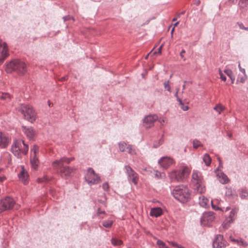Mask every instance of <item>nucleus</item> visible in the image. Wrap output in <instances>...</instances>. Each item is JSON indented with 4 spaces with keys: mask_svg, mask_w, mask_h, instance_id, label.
Segmentation results:
<instances>
[{
    "mask_svg": "<svg viewBox=\"0 0 248 248\" xmlns=\"http://www.w3.org/2000/svg\"><path fill=\"white\" fill-rule=\"evenodd\" d=\"M230 239L232 241L236 242L238 245H240V246H243L244 247H246L248 246V243L246 241L243 240L241 238L235 239L233 238L232 236H230Z\"/></svg>",
    "mask_w": 248,
    "mask_h": 248,
    "instance_id": "bb28decb",
    "label": "nucleus"
},
{
    "mask_svg": "<svg viewBox=\"0 0 248 248\" xmlns=\"http://www.w3.org/2000/svg\"><path fill=\"white\" fill-rule=\"evenodd\" d=\"M224 73L230 78L232 77L233 75L232 71L230 69H225L224 70Z\"/></svg>",
    "mask_w": 248,
    "mask_h": 248,
    "instance_id": "c03bdc74",
    "label": "nucleus"
},
{
    "mask_svg": "<svg viewBox=\"0 0 248 248\" xmlns=\"http://www.w3.org/2000/svg\"><path fill=\"white\" fill-rule=\"evenodd\" d=\"M49 180V178H48L46 176H44L42 178H39L37 179V181L38 183H42V182H47Z\"/></svg>",
    "mask_w": 248,
    "mask_h": 248,
    "instance_id": "79ce46f5",
    "label": "nucleus"
},
{
    "mask_svg": "<svg viewBox=\"0 0 248 248\" xmlns=\"http://www.w3.org/2000/svg\"><path fill=\"white\" fill-rule=\"evenodd\" d=\"M226 246V242L223 239V236L220 234L217 235L213 242V248H223Z\"/></svg>",
    "mask_w": 248,
    "mask_h": 248,
    "instance_id": "4468645a",
    "label": "nucleus"
},
{
    "mask_svg": "<svg viewBox=\"0 0 248 248\" xmlns=\"http://www.w3.org/2000/svg\"><path fill=\"white\" fill-rule=\"evenodd\" d=\"M211 201L204 196L199 197V203L201 207L206 208L209 206Z\"/></svg>",
    "mask_w": 248,
    "mask_h": 248,
    "instance_id": "aec40b11",
    "label": "nucleus"
},
{
    "mask_svg": "<svg viewBox=\"0 0 248 248\" xmlns=\"http://www.w3.org/2000/svg\"><path fill=\"white\" fill-rule=\"evenodd\" d=\"M158 164L164 169H167L173 163V160L169 156H163L158 161Z\"/></svg>",
    "mask_w": 248,
    "mask_h": 248,
    "instance_id": "ddd939ff",
    "label": "nucleus"
},
{
    "mask_svg": "<svg viewBox=\"0 0 248 248\" xmlns=\"http://www.w3.org/2000/svg\"><path fill=\"white\" fill-rule=\"evenodd\" d=\"M229 2L232 3H235L237 0H229Z\"/></svg>",
    "mask_w": 248,
    "mask_h": 248,
    "instance_id": "680f3d73",
    "label": "nucleus"
},
{
    "mask_svg": "<svg viewBox=\"0 0 248 248\" xmlns=\"http://www.w3.org/2000/svg\"><path fill=\"white\" fill-rule=\"evenodd\" d=\"M246 79V75L244 77H242L240 78V79H238L237 80V82L239 81L241 83H244Z\"/></svg>",
    "mask_w": 248,
    "mask_h": 248,
    "instance_id": "8fccbe9b",
    "label": "nucleus"
},
{
    "mask_svg": "<svg viewBox=\"0 0 248 248\" xmlns=\"http://www.w3.org/2000/svg\"><path fill=\"white\" fill-rule=\"evenodd\" d=\"M162 214V210L160 207L152 208L151 209L150 215L152 217H157Z\"/></svg>",
    "mask_w": 248,
    "mask_h": 248,
    "instance_id": "412c9836",
    "label": "nucleus"
},
{
    "mask_svg": "<svg viewBox=\"0 0 248 248\" xmlns=\"http://www.w3.org/2000/svg\"><path fill=\"white\" fill-rule=\"evenodd\" d=\"M245 27L242 24H241L240 25V28L242 29H243V28Z\"/></svg>",
    "mask_w": 248,
    "mask_h": 248,
    "instance_id": "774afa93",
    "label": "nucleus"
},
{
    "mask_svg": "<svg viewBox=\"0 0 248 248\" xmlns=\"http://www.w3.org/2000/svg\"><path fill=\"white\" fill-rule=\"evenodd\" d=\"M124 171L127 176V180L136 185L138 180V174L129 165L124 167Z\"/></svg>",
    "mask_w": 248,
    "mask_h": 248,
    "instance_id": "6e6552de",
    "label": "nucleus"
},
{
    "mask_svg": "<svg viewBox=\"0 0 248 248\" xmlns=\"http://www.w3.org/2000/svg\"><path fill=\"white\" fill-rule=\"evenodd\" d=\"M223 227L225 228H227V223H224L223 224Z\"/></svg>",
    "mask_w": 248,
    "mask_h": 248,
    "instance_id": "338daca9",
    "label": "nucleus"
},
{
    "mask_svg": "<svg viewBox=\"0 0 248 248\" xmlns=\"http://www.w3.org/2000/svg\"><path fill=\"white\" fill-rule=\"evenodd\" d=\"M232 81V83H233L234 81V80H235V77L234 76H233L232 77H231V78H230Z\"/></svg>",
    "mask_w": 248,
    "mask_h": 248,
    "instance_id": "bf43d9fd",
    "label": "nucleus"
},
{
    "mask_svg": "<svg viewBox=\"0 0 248 248\" xmlns=\"http://www.w3.org/2000/svg\"><path fill=\"white\" fill-rule=\"evenodd\" d=\"M225 109V107L221 104L217 105L214 108V109L217 111L218 114H220L221 112Z\"/></svg>",
    "mask_w": 248,
    "mask_h": 248,
    "instance_id": "f704fd0d",
    "label": "nucleus"
},
{
    "mask_svg": "<svg viewBox=\"0 0 248 248\" xmlns=\"http://www.w3.org/2000/svg\"><path fill=\"white\" fill-rule=\"evenodd\" d=\"M11 99V95L8 93H0V99L8 101Z\"/></svg>",
    "mask_w": 248,
    "mask_h": 248,
    "instance_id": "2f4dec72",
    "label": "nucleus"
},
{
    "mask_svg": "<svg viewBox=\"0 0 248 248\" xmlns=\"http://www.w3.org/2000/svg\"><path fill=\"white\" fill-rule=\"evenodd\" d=\"M202 179L201 173L198 170H194L192 174V181L194 185L201 183Z\"/></svg>",
    "mask_w": 248,
    "mask_h": 248,
    "instance_id": "dca6fc26",
    "label": "nucleus"
},
{
    "mask_svg": "<svg viewBox=\"0 0 248 248\" xmlns=\"http://www.w3.org/2000/svg\"><path fill=\"white\" fill-rule=\"evenodd\" d=\"M155 177H156L157 179L159 178H163L165 175L163 173H161L157 170H156L155 173Z\"/></svg>",
    "mask_w": 248,
    "mask_h": 248,
    "instance_id": "ea45409f",
    "label": "nucleus"
},
{
    "mask_svg": "<svg viewBox=\"0 0 248 248\" xmlns=\"http://www.w3.org/2000/svg\"><path fill=\"white\" fill-rule=\"evenodd\" d=\"M73 160L72 158H66V157H62L59 160H56L54 161L52 163V166L53 167H58L62 166V165H63V163H66L67 164H69L70 162Z\"/></svg>",
    "mask_w": 248,
    "mask_h": 248,
    "instance_id": "6ab92c4d",
    "label": "nucleus"
},
{
    "mask_svg": "<svg viewBox=\"0 0 248 248\" xmlns=\"http://www.w3.org/2000/svg\"><path fill=\"white\" fill-rule=\"evenodd\" d=\"M211 206H212V208L214 209L215 210H222V211H223L221 208L218 207L216 205L213 204L212 201H211Z\"/></svg>",
    "mask_w": 248,
    "mask_h": 248,
    "instance_id": "49530a36",
    "label": "nucleus"
},
{
    "mask_svg": "<svg viewBox=\"0 0 248 248\" xmlns=\"http://www.w3.org/2000/svg\"><path fill=\"white\" fill-rule=\"evenodd\" d=\"M31 164L34 169L36 170L39 164V160L36 155H33V156L31 158Z\"/></svg>",
    "mask_w": 248,
    "mask_h": 248,
    "instance_id": "a878e982",
    "label": "nucleus"
},
{
    "mask_svg": "<svg viewBox=\"0 0 248 248\" xmlns=\"http://www.w3.org/2000/svg\"><path fill=\"white\" fill-rule=\"evenodd\" d=\"M113 221L112 220H104L102 222V225L107 228H109L111 227Z\"/></svg>",
    "mask_w": 248,
    "mask_h": 248,
    "instance_id": "473e14b6",
    "label": "nucleus"
},
{
    "mask_svg": "<svg viewBox=\"0 0 248 248\" xmlns=\"http://www.w3.org/2000/svg\"><path fill=\"white\" fill-rule=\"evenodd\" d=\"M85 179L86 181L90 185L97 184L100 181V177L95 173L92 168H89L88 169Z\"/></svg>",
    "mask_w": 248,
    "mask_h": 248,
    "instance_id": "0eeeda50",
    "label": "nucleus"
},
{
    "mask_svg": "<svg viewBox=\"0 0 248 248\" xmlns=\"http://www.w3.org/2000/svg\"><path fill=\"white\" fill-rule=\"evenodd\" d=\"M8 145V140L7 138L0 132V148H5Z\"/></svg>",
    "mask_w": 248,
    "mask_h": 248,
    "instance_id": "4be33fe9",
    "label": "nucleus"
},
{
    "mask_svg": "<svg viewBox=\"0 0 248 248\" xmlns=\"http://www.w3.org/2000/svg\"><path fill=\"white\" fill-rule=\"evenodd\" d=\"M173 197L181 202H187L190 198V193L186 186H176L171 192Z\"/></svg>",
    "mask_w": 248,
    "mask_h": 248,
    "instance_id": "f257e3e1",
    "label": "nucleus"
},
{
    "mask_svg": "<svg viewBox=\"0 0 248 248\" xmlns=\"http://www.w3.org/2000/svg\"><path fill=\"white\" fill-rule=\"evenodd\" d=\"M239 196L242 199H246L248 196V192L245 189H241L239 193Z\"/></svg>",
    "mask_w": 248,
    "mask_h": 248,
    "instance_id": "c9c22d12",
    "label": "nucleus"
},
{
    "mask_svg": "<svg viewBox=\"0 0 248 248\" xmlns=\"http://www.w3.org/2000/svg\"><path fill=\"white\" fill-rule=\"evenodd\" d=\"M31 151L33 153L34 155H36V154L39 152L38 147L34 145Z\"/></svg>",
    "mask_w": 248,
    "mask_h": 248,
    "instance_id": "a18cd8bd",
    "label": "nucleus"
},
{
    "mask_svg": "<svg viewBox=\"0 0 248 248\" xmlns=\"http://www.w3.org/2000/svg\"><path fill=\"white\" fill-rule=\"evenodd\" d=\"M217 179L222 184H227L229 182L228 176L222 171L219 170V168L215 170Z\"/></svg>",
    "mask_w": 248,
    "mask_h": 248,
    "instance_id": "2eb2a0df",
    "label": "nucleus"
},
{
    "mask_svg": "<svg viewBox=\"0 0 248 248\" xmlns=\"http://www.w3.org/2000/svg\"><path fill=\"white\" fill-rule=\"evenodd\" d=\"M195 190L196 191L197 193H202L205 192V187L202 185V182L201 183H199L198 184H196L194 185Z\"/></svg>",
    "mask_w": 248,
    "mask_h": 248,
    "instance_id": "b1692460",
    "label": "nucleus"
},
{
    "mask_svg": "<svg viewBox=\"0 0 248 248\" xmlns=\"http://www.w3.org/2000/svg\"><path fill=\"white\" fill-rule=\"evenodd\" d=\"M5 70L8 73L15 72L19 75H24L27 72V66L23 61L13 59L6 64Z\"/></svg>",
    "mask_w": 248,
    "mask_h": 248,
    "instance_id": "f03ea898",
    "label": "nucleus"
},
{
    "mask_svg": "<svg viewBox=\"0 0 248 248\" xmlns=\"http://www.w3.org/2000/svg\"><path fill=\"white\" fill-rule=\"evenodd\" d=\"M248 6V0H239L238 2L239 8L242 12H246Z\"/></svg>",
    "mask_w": 248,
    "mask_h": 248,
    "instance_id": "5701e85b",
    "label": "nucleus"
},
{
    "mask_svg": "<svg viewBox=\"0 0 248 248\" xmlns=\"http://www.w3.org/2000/svg\"><path fill=\"white\" fill-rule=\"evenodd\" d=\"M168 243H170L174 247H176L177 248H185L183 246L177 244V243L174 241H168Z\"/></svg>",
    "mask_w": 248,
    "mask_h": 248,
    "instance_id": "37998d69",
    "label": "nucleus"
},
{
    "mask_svg": "<svg viewBox=\"0 0 248 248\" xmlns=\"http://www.w3.org/2000/svg\"><path fill=\"white\" fill-rule=\"evenodd\" d=\"M22 130L29 139H33L35 135V131L32 127L23 126Z\"/></svg>",
    "mask_w": 248,
    "mask_h": 248,
    "instance_id": "f3484780",
    "label": "nucleus"
},
{
    "mask_svg": "<svg viewBox=\"0 0 248 248\" xmlns=\"http://www.w3.org/2000/svg\"><path fill=\"white\" fill-rule=\"evenodd\" d=\"M158 122L161 124H162L163 123H165L166 122V119L164 118H160L158 120Z\"/></svg>",
    "mask_w": 248,
    "mask_h": 248,
    "instance_id": "4d7b16f0",
    "label": "nucleus"
},
{
    "mask_svg": "<svg viewBox=\"0 0 248 248\" xmlns=\"http://www.w3.org/2000/svg\"><path fill=\"white\" fill-rule=\"evenodd\" d=\"M97 214L100 215L101 214H105V211L104 210H101L100 208H98L97 210Z\"/></svg>",
    "mask_w": 248,
    "mask_h": 248,
    "instance_id": "5fc2aeb1",
    "label": "nucleus"
},
{
    "mask_svg": "<svg viewBox=\"0 0 248 248\" xmlns=\"http://www.w3.org/2000/svg\"><path fill=\"white\" fill-rule=\"evenodd\" d=\"M18 176L19 180L24 184H26L28 183L29 177L28 173L23 166L21 167L20 172L18 174Z\"/></svg>",
    "mask_w": 248,
    "mask_h": 248,
    "instance_id": "a211bd4d",
    "label": "nucleus"
},
{
    "mask_svg": "<svg viewBox=\"0 0 248 248\" xmlns=\"http://www.w3.org/2000/svg\"><path fill=\"white\" fill-rule=\"evenodd\" d=\"M67 79V77H63L62 78V80H65Z\"/></svg>",
    "mask_w": 248,
    "mask_h": 248,
    "instance_id": "69168bd1",
    "label": "nucleus"
},
{
    "mask_svg": "<svg viewBox=\"0 0 248 248\" xmlns=\"http://www.w3.org/2000/svg\"><path fill=\"white\" fill-rule=\"evenodd\" d=\"M178 93H177V92H175V94H174V96H175V97L176 98V100H177V99H178V98H179V97H178Z\"/></svg>",
    "mask_w": 248,
    "mask_h": 248,
    "instance_id": "e2e57ef3",
    "label": "nucleus"
},
{
    "mask_svg": "<svg viewBox=\"0 0 248 248\" xmlns=\"http://www.w3.org/2000/svg\"><path fill=\"white\" fill-rule=\"evenodd\" d=\"M9 48L6 43L0 41V65L9 56Z\"/></svg>",
    "mask_w": 248,
    "mask_h": 248,
    "instance_id": "1a4fd4ad",
    "label": "nucleus"
},
{
    "mask_svg": "<svg viewBox=\"0 0 248 248\" xmlns=\"http://www.w3.org/2000/svg\"><path fill=\"white\" fill-rule=\"evenodd\" d=\"M174 27H173V28L172 29L171 31V32H170V33H171V37H172V36H173V31H174Z\"/></svg>",
    "mask_w": 248,
    "mask_h": 248,
    "instance_id": "0e129e2a",
    "label": "nucleus"
},
{
    "mask_svg": "<svg viewBox=\"0 0 248 248\" xmlns=\"http://www.w3.org/2000/svg\"><path fill=\"white\" fill-rule=\"evenodd\" d=\"M19 111L23 115L25 119L33 123L36 120V113L32 107L29 105H22L19 108Z\"/></svg>",
    "mask_w": 248,
    "mask_h": 248,
    "instance_id": "39448f33",
    "label": "nucleus"
},
{
    "mask_svg": "<svg viewBox=\"0 0 248 248\" xmlns=\"http://www.w3.org/2000/svg\"><path fill=\"white\" fill-rule=\"evenodd\" d=\"M127 145L128 144H127L124 141H121L118 143L119 150L122 152H124L126 151Z\"/></svg>",
    "mask_w": 248,
    "mask_h": 248,
    "instance_id": "c756f323",
    "label": "nucleus"
},
{
    "mask_svg": "<svg viewBox=\"0 0 248 248\" xmlns=\"http://www.w3.org/2000/svg\"><path fill=\"white\" fill-rule=\"evenodd\" d=\"M186 52L185 50L184 49H182L180 53V57L182 59H183L184 61L186 60V58L183 55V53H185Z\"/></svg>",
    "mask_w": 248,
    "mask_h": 248,
    "instance_id": "864d4df0",
    "label": "nucleus"
},
{
    "mask_svg": "<svg viewBox=\"0 0 248 248\" xmlns=\"http://www.w3.org/2000/svg\"><path fill=\"white\" fill-rule=\"evenodd\" d=\"M16 204L15 200L10 197H6L0 200V213L12 209Z\"/></svg>",
    "mask_w": 248,
    "mask_h": 248,
    "instance_id": "423d86ee",
    "label": "nucleus"
},
{
    "mask_svg": "<svg viewBox=\"0 0 248 248\" xmlns=\"http://www.w3.org/2000/svg\"><path fill=\"white\" fill-rule=\"evenodd\" d=\"M28 145L22 140H16L14 141L12 147L11 151L15 156L21 158V154L26 155L28 151Z\"/></svg>",
    "mask_w": 248,
    "mask_h": 248,
    "instance_id": "20e7f679",
    "label": "nucleus"
},
{
    "mask_svg": "<svg viewBox=\"0 0 248 248\" xmlns=\"http://www.w3.org/2000/svg\"><path fill=\"white\" fill-rule=\"evenodd\" d=\"M163 85L164 88L166 90L168 91L169 92H171L170 87L169 85V80H167L164 82Z\"/></svg>",
    "mask_w": 248,
    "mask_h": 248,
    "instance_id": "a19ab883",
    "label": "nucleus"
},
{
    "mask_svg": "<svg viewBox=\"0 0 248 248\" xmlns=\"http://www.w3.org/2000/svg\"><path fill=\"white\" fill-rule=\"evenodd\" d=\"M111 243L114 246H119L122 244V241L120 240L112 238L111 240Z\"/></svg>",
    "mask_w": 248,
    "mask_h": 248,
    "instance_id": "58836bf2",
    "label": "nucleus"
},
{
    "mask_svg": "<svg viewBox=\"0 0 248 248\" xmlns=\"http://www.w3.org/2000/svg\"><path fill=\"white\" fill-rule=\"evenodd\" d=\"M158 119V116L156 115H149L146 116L143 119V125L146 129L151 127L155 121Z\"/></svg>",
    "mask_w": 248,
    "mask_h": 248,
    "instance_id": "9b49d317",
    "label": "nucleus"
},
{
    "mask_svg": "<svg viewBox=\"0 0 248 248\" xmlns=\"http://www.w3.org/2000/svg\"><path fill=\"white\" fill-rule=\"evenodd\" d=\"M237 213V210L236 209H232L230 213L229 219L227 221V223H231L234 219V217Z\"/></svg>",
    "mask_w": 248,
    "mask_h": 248,
    "instance_id": "cd10ccee",
    "label": "nucleus"
},
{
    "mask_svg": "<svg viewBox=\"0 0 248 248\" xmlns=\"http://www.w3.org/2000/svg\"><path fill=\"white\" fill-rule=\"evenodd\" d=\"M215 217L214 213L212 211L204 212L201 217V223L205 225L209 223L212 222Z\"/></svg>",
    "mask_w": 248,
    "mask_h": 248,
    "instance_id": "f8f14e48",
    "label": "nucleus"
},
{
    "mask_svg": "<svg viewBox=\"0 0 248 248\" xmlns=\"http://www.w3.org/2000/svg\"><path fill=\"white\" fill-rule=\"evenodd\" d=\"M177 101L179 103V105L180 106L181 108L184 111H186L188 109V107L187 106H185L183 103L182 100L180 98H178Z\"/></svg>",
    "mask_w": 248,
    "mask_h": 248,
    "instance_id": "72a5a7b5",
    "label": "nucleus"
},
{
    "mask_svg": "<svg viewBox=\"0 0 248 248\" xmlns=\"http://www.w3.org/2000/svg\"><path fill=\"white\" fill-rule=\"evenodd\" d=\"M203 161L206 166H209L211 164V158L208 154H205L202 158Z\"/></svg>",
    "mask_w": 248,
    "mask_h": 248,
    "instance_id": "c85d7f7f",
    "label": "nucleus"
},
{
    "mask_svg": "<svg viewBox=\"0 0 248 248\" xmlns=\"http://www.w3.org/2000/svg\"><path fill=\"white\" fill-rule=\"evenodd\" d=\"M102 188L105 191H108L109 189V185L108 183H105L102 185Z\"/></svg>",
    "mask_w": 248,
    "mask_h": 248,
    "instance_id": "de8ad7c7",
    "label": "nucleus"
},
{
    "mask_svg": "<svg viewBox=\"0 0 248 248\" xmlns=\"http://www.w3.org/2000/svg\"><path fill=\"white\" fill-rule=\"evenodd\" d=\"M238 68H239L240 71H241L242 73H243V74L244 75V76H246L245 70L244 68H243L241 67L240 63H239V64H238Z\"/></svg>",
    "mask_w": 248,
    "mask_h": 248,
    "instance_id": "603ef678",
    "label": "nucleus"
},
{
    "mask_svg": "<svg viewBox=\"0 0 248 248\" xmlns=\"http://www.w3.org/2000/svg\"><path fill=\"white\" fill-rule=\"evenodd\" d=\"M162 46H161L158 49L157 51H155L154 52V54H156V53H161V49H162Z\"/></svg>",
    "mask_w": 248,
    "mask_h": 248,
    "instance_id": "6e6d98bb",
    "label": "nucleus"
},
{
    "mask_svg": "<svg viewBox=\"0 0 248 248\" xmlns=\"http://www.w3.org/2000/svg\"><path fill=\"white\" fill-rule=\"evenodd\" d=\"M54 168L57 170L62 177H69L74 171L73 168L68 166H64L63 165L61 167H54Z\"/></svg>",
    "mask_w": 248,
    "mask_h": 248,
    "instance_id": "9d476101",
    "label": "nucleus"
},
{
    "mask_svg": "<svg viewBox=\"0 0 248 248\" xmlns=\"http://www.w3.org/2000/svg\"><path fill=\"white\" fill-rule=\"evenodd\" d=\"M5 179V177L2 174H0V182H3Z\"/></svg>",
    "mask_w": 248,
    "mask_h": 248,
    "instance_id": "13d9d810",
    "label": "nucleus"
},
{
    "mask_svg": "<svg viewBox=\"0 0 248 248\" xmlns=\"http://www.w3.org/2000/svg\"><path fill=\"white\" fill-rule=\"evenodd\" d=\"M226 196L230 197L235 194V191L233 190L232 188H227L226 191Z\"/></svg>",
    "mask_w": 248,
    "mask_h": 248,
    "instance_id": "e433bc0d",
    "label": "nucleus"
},
{
    "mask_svg": "<svg viewBox=\"0 0 248 248\" xmlns=\"http://www.w3.org/2000/svg\"><path fill=\"white\" fill-rule=\"evenodd\" d=\"M192 143L193 147L194 149H197L199 147L203 146V144L202 143V142L199 140L196 139L193 140Z\"/></svg>",
    "mask_w": 248,
    "mask_h": 248,
    "instance_id": "7c9ffc66",
    "label": "nucleus"
},
{
    "mask_svg": "<svg viewBox=\"0 0 248 248\" xmlns=\"http://www.w3.org/2000/svg\"><path fill=\"white\" fill-rule=\"evenodd\" d=\"M219 75H220V78L222 80L225 81L226 80V77L223 75V74L222 73V72L221 71H219Z\"/></svg>",
    "mask_w": 248,
    "mask_h": 248,
    "instance_id": "3c124183",
    "label": "nucleus"
},
{
    "mask_svg": "<svg viewBox=\"0 0 248 248\" xmlns=\"http://www.w3.org/2000/svg\"><path fill=\"white\" fill-rule=\"evenodd\" d=\"M191 171L189 167L182 166L178 170H174L169 173V176L172 182H184L188 176Z\"/></svg>",
    "mask_w": 248,
    "mask_h": 248,
    "instance_id": "7ed1b4c3",
    "label": "nucleus"
},
{
    "mask_svg": "<svg viewBox=\"0 0 248 248\" xmlns=\"http://www.w3.org/2000/svg\"><path fill=\"white\" fill-rule=\"evenodd\" d=\"M126 150L128 153L131 155H137L136 148L131 144H128Z\"/></svg>",
    "mask_w": 248,
    "mask_h": 248,
    "instance_id": "393cba45",
    "label": "nucleus"
},
{
    "mask_svg": "<svg viewBox=\"0 0 248 248\" xmlns=\"http://www.w3.org/2000/svg\"><path fill=\"white\" fill-rule=\"evenodd\" d=\"M163 143V140L162 139L155 141L153 144V148H157L159 147Z\"/></svg>",
    "mask_w": 248,
    "mask_h": 248,
    "instance_id": "4c0bfd02",
    "label": "nucleus"
},
{
    "mask_svg": "<svg viewBox=\"0 0 248 248\" xmlns=\"http://www.w3.org/2000/svg\"><path fill=\"white\" fill-rule=\"evenodd\" d=\"M218 160H219V166H218V167L217 168H219V169L220 168H222L223 166H222V164H221L220 160L219 159V158H218Z\"/></svg>",
    "mask_w": 248,
    "mask_h": 248,
    "instance_id": "052dcab7",
    "label": "nucleus"
},
{
    "mask_svg": "<svg viewBox=\"0 0 248 248\" xmlns=\"http://www.w3.org/2000/svg\"><path fill=\"white\" fill-rule=\"evenodd\" d=\"M62 18H63L64 21H65L66 20H70L71 19H73V18L69 15L64 16L62 17Z\"/></svg>",
    "mask_w": 248,
    "mask_h": 248,
    "instance_id": "09e8293b",
    "label": "nucleus"
}]
</instances>
